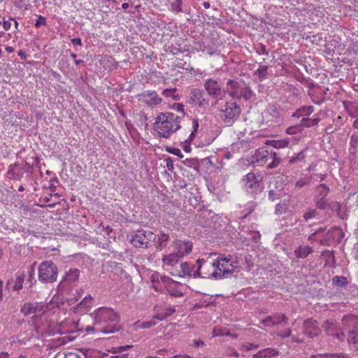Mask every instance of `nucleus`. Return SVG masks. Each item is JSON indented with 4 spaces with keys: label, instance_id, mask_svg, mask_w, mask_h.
I'll use <instances>...</instances> for the list:
<instances>
[{
    "label": "nucleus",
    "instance_id": "obj_1",
    "mask_svg": "<svg viewBox=\"0 0 358 358\" xmlns=\"http://www.w3.org/2000/svg\"><path fill=\"white\" fill-rule=\"evenodd\" d=\"M182 117L173 113H160L155 118V129L160 137L168 138L180 128Z\"/></svg>",
    "mask_w": 358,
    "mask_h": 358
},
{
    "label": "nucleus",
    "instance_id": "obj_2",
    "mask_svg": "<svg viewBox=\"0 0 358 358\" xmlns=\"http://www.w3.org/2000/svg\"><path fill=\"white\" fill-rule=\"evenodd\" d=\"M208 266L213 268L209 273V278L222 279L227 278L229 275L238 271V262L234 261L231 257L224 255L219 256L213 262H208Z\"/></svg>",
    "mask_w": 358,
    "mask_h": 358
},
{
    "label": "nucleus",
    "instance_id": "obj_3",
    "mask_svg": "<svg viewBox=\"0 0 358 358\" xmlns=\"http://www.w3.org/2000/svg\"><path fill=\"white\" fill-rule=\"evenodd\" d=\"M95 323L110 322L117 324L120 321V316L113 311V310L101 307L96 309L94 313ZM120 327L114 324L111 327L103 328L101 331L104 334H112L118 331Z\"/></svg>",
    "mask_w": 358,
    "mask_h": 358
},
{
    "label": "nucleus",
    "instance_id": "obj_4",
    "mask_svg": "<svg viewBox=\"0 0 358 358\" xmlns=\"http://www.w3.org/2000/svg\"><path fill=\"white\" fill-rule=\"evenodd\" d=\"M342 325L348 331L347 341L356 350H358V317L355 315L343 317Z\"/></svg>",
    "mask_w": 358,
    "mask_h": 358
},
{
    "label": "nucleus",
    "instance_id": "obj_5",
    "mask_svg": "<svg viewBox=\"0 0 358 358\" xmlns=\"http://www.w3.org/2000/svg\"><path fill=\"white\" fill-rule=\"evenodd\" d=\"M58 268L51 260L42 262L38 268V278L42 283H53L57 280Z\"/></svg>",
    "mask_w": 358,
    "mask_h": 358
},
{
    "label": "nucleus",
    "instance_id": "obj_6",
    "mask_svg": "<svg viewBox=\"0 0 358 358\" xmlns=\"http://www.w3.org/2000/svg\"><path fill=\"white\" fill-rule=\"evenodd\" d=\"M156 235L150 230L139 229L134 232L129 242L136 248H149L156 241Z\"/></svg>",
    "mask_w": 358,
    "mask_h": 358
},
{
    "label": "nucleus",
    "instance_id": "obj_7",
    "mask_svg": "<svg viewBox=\"0 0 358 358\" xmlns=\"http://www.w3.org/2000/svg\"><path fill=\"white\" fill-rule=\"evenodd\" d=\"M80 271L76 268L67 271L58 285V289L66 294H69L78 282Z\"/></svg>",
    "mask_w": 358,
    "mask_h": 358
},
{
    "label": "nucleus",
    "instance_id": "obj_8",
    "mask_svg": "<svg viewBox=\"0 0 358 358\" xmlns=\"http://www.w3.org/2000/svg\"><path fill=\"white\" fill-rule=\"evenodd\" d=\"M220 118L227 125H231L238 117L241 109L235 101H228L220 109Z\"/></svg>",
    "mask_w": 358,
    "mask_h": 358
},
{
    "label": "nucleus",
    "instance_id": "obj_9",
    "mask_svg": "<svg viewBox=\"0 0 358 358\" xmlns=\"http://www.w3.org/2000/svg\"><path fill=\"white\" fill-rule=\"evenodd\" d=\"M205 266H208V262L204 259H198L196 264L198 266L196 267L195 265L190 266L187 262L181 264L180 268L183 275L192 276L194 278L201 277L204 278H209V273L201 271L202 268V264Z\"/></svg>",
    "mask_w": 358,
    "mask_h": 358
},
{
    "label": "nucleus",
    "instance_id": "obj_10",
    "mask_svg": "<svg viewBox=\"0 0 358 358\" xmlns=\"http://www.w3.org/2000/svg\"><path fill=\"white\" fill-rule=\"evenodd\" d=\"M203 87L208 95L213 99L218 100L222 99L226 94V91L222 89L221 84L218 80L208 78L204 80Z\"/></svg>",
    "mask_w": 358,
    "mask_h": 358
},
{
    "label": "nucleus",
    "instance_id": "obj_11",
    "mask_svg": "<svg viewBox=\"0 0 358 358\" xmlns=\"http://www.w3.org/2000/svg\"><path fill=\"white\" fill-rule=\"evenodd\" d=\"M189 99L201 108H206L209 106V99L200 89H192L189 93Z\"/></svg>",
    "mask_w": 358,
    "mask_h": 358
},
{
    "label": "nucleus",
    "instance_id": "obj_12",
    "mask_svg": "<svg viewBox=\"0 0 358 358\" xmlns=\"http://www.w3.org/2000/svg\"><path fill=\"white\" fill-rule=\"evenodd\" d=\"M343 232L342 229L338 227L331 228L326 234L324 238L320 241L321 245H330L332 241H341L343 238Z\"/></svg>",
    "mask_w": 358,
    "mask_h": 358
},
{
    "label": "nucleus",
    "instance_id": "obj_13",
    "mask_svg": "<svg viewBox=\"0 0 358 358\" xmlns=\"http://www.w3.org/2000/svg\"><path fill=\"white\" fill-rule=\"evenodd\" d=\"M288 317L283 313H276L272 315H268L266 318L261 320L264 326L273 327L277 324H287Z\"/></svg>",
    "mask_w": 358,
    "mask_h": 358
},
{
    "label": "nucleus",
    "instance_id": "obj_14",
    "mask_svg": "<svg viewBox=\"0 0 358 358\" xmlns=\"http://www.w3.org/2000/svg\"><path fill=\"white\" fill-rule=\"evenodd\" d=\"M138 100L149 106H155L162 102V99L155 91L144 92L137 95Z\"/></svg>",
    "mask_w": 358,
    "mask_h": 358
},
{
    "label": "nucleus",
    "instance_id": "obj_15",
    "mask_svg": "<svg viewBox=\"0 0 358 358\" xmlns=\"http://www.w3.org/2000/svg\"><path fill=\"white\" fill-rule=\"evenodd\" d=\"M320 328L316 320L308 318L305 320L303 325V333L309 338H315L318 336Z\"/></svg>",
    "mask_w": 358,
    "mask_h": 358
},
{
    "label": "nucleus",
    "instance_id": "obj_16",
    "mask_svg": "<svg viewBox=\"0 0 358 358\" xmlns=\"http://www.w3.org/2000/svg\"><path fill=\"white\" fill-rule=\"evenodd\" d=\"M174 249L181 257L190 253L192 250V243L189 241L176 240L173 243Z\"/></svg>",
    "mask_w": 358,
    "mask_h": 358
},
{
    "label": "nucleus",
    "instance_id": "obj_17",
    "mask_svg": "<svg viewBox=\"0 0 358 358\" xmlns=\"http://www.w3.org/2000/svg\"><path fill=\"white\" fill-rule=\"evenodd\" d=\"M272 150H269L266 148H260L256 150L255 157L256 162L259 164L263 165L269 159Z\"/></svg>",
    "mask_w": 358,
    "mask_h": 358
},
{
    "label": "nucleus",
    "instance_id": "obj_18",
    "mask_svg": "<svg viewBox=\"0 0 358 358\" xmlns=\"http://www.w3.org/2000/svg\"><path fill=\"white\" fill-rule=\"evenodd\" d=\"M244 187L248 193L256 196L263 192L264 186L262 180H259L249 185H246Z\"/></svg>",
    "mask_w": 358,
    "mask_h": 358
},
{
    "label": "nucleus",
    "instance_id": "obj_19",
    "mask_svg": "<svg viewBox=\"0 0 358 358\" xmlns=\"http://www.w3.org/2000/svg\"><path fill=\"white\" fill-rule=\"evenodd\" d=\"M21 312L27 316L31 313L44 312L43 306H34L31 303H25L21 308Z\"/></svg>",
    "mask_w": 358,
    "mask_h": 358
},
{
    "label": "nucleus",
    "instance_id": "obj_20",
    "mask_svg": "<svg viewBox=\"0 0 358 358\" xmlns=\"http://www.w3.org/2000/svg\"><path fill=\"white\" fill-rule=\"evenodd\" d=\"M313 252V248L308 245H299L294 250V254L298 259H305Z\"/></svg>",
    "mask_w": 358,
    "mask_h": 358
},
{
    "label": "nucleus",
    "instance_id": "obj_21",
    "mask_svg": "<svg viewBox=\"0 0 358 358\" xmlns=\"http://www.w3.org/2000/svg\"><path fill=\"white\" fill-rule=\"evenodd\" d=\"M132 347H133V345H123V346H120V347H113L110 351L114 354H118V355L111 356L109 358H127L128 354H123L122 352L128 349L131 348Z\"/></svg>",
    "mask_w": 358,
    "mask_h": 358
},
{
    "label": "nucleus",
    "instance_id": "obj_22",
    "mask_svg": "<svg viewBox=\"0 0 358 358\" xmlns=\"http://www.w3.org/2000/svg\"><path fill=\"white\" fill-rule=\"evenodd\" d=\"M180 258L182 257L175 252L169 255H164L162 258V262L168 266H173L176 264Z\"/></svg>",
    "mask_w": 358,
    "mask_h": 358
},
{
    "label": "nucleus",
    "instance_id": "obj_23",
    "mask_svg": "<svg viewBox=\"0 0 358 358\" xmlns=\"http://www.w3.org/2000/svg\"><path fill=\"white\" fill-rule=\"evenodd\" d=\"M92 296L91 295H87L79 303L77 304V309L83 308L84 310H88L92 305Z\"/></svg>",
    "mask_w": 358,
    "mask_h": 358
},
{
    "label": "nucleus",
    "instance_id": "obj_24",
    "mask_svg": "<svg viewBox=\"0 0 358 358\" xmlns=\"http://www.w3.org/2000/svg\"><path fill=\"white\" fill-rule=\"evenodd\" d=\"M169 239V236L168 234L165 233H161V234L158 236L157 242L156 245V250L157 251L162 250L166 245V243Z\"/></svg>",
    "mask_w": 358,
    "mask_h": 358
},
{
    "label": "nucleus",
    "instance_id": "obj_25",
    "mask_svg": "<svg viewBox=\"0 0 358 358\" xmlns=\"http://www.w3.org/2000/svg\"><path fill=\"white\" fill-rule=\"evenodd\" d=\"M259 180H262V176H261L259 174H256L252 172L248 173L243 178V181L244 182V186H246V185H249Z\"/></svg>",
    "mask_w": 358,
    "mask_h": 358
},
{
    "label": "nucleus",
    "instance_id": "obj_26",
    "mask_svg": "<svg viewBox=\"0 0 358 358\" xmlns=\"http://www.w3.org/2000/svg\"><path fill=\"white\" fill-rule=\"evenodd\" d=\"M316 192H317L316 197L326 199V196L329 192V188L327 186L326 184L321 183L316 187Z\"/></svg>",
    "mask_w": 358,
    "mask_h": 358
},
{
    "label": "nucleus",
    "instance_id": "obj_27",
    "mask_svg": "<svg viewBox=\"0 0 358 358\" xmlns=\"http://www.w3.org/2000/svg\"><path fill=\"white\" fill-rule=\"evenodd\" d=\"M267 143L276 149H280L287 148L289 144V141L288 139L268 141Z\"/></svg>",
    "mask_w": 358,
    "mask_h": 358
},
{
    "label": "nucleus",
    "instance_id": "obj_28",
    "mask_svg": "<svg viewBox=\"0 0 358 358\" xmlns=\"http://www.w3.org/2000/svg\"><path fill=\"white\" fill-rule=\"evenodd\" d=\"M320 118H314V119H310V118H306V117H303L301 119V126L303 127H313V126H315L318 124V122H320Z\"/></svg>",
    "mask_w": 358,
    "mask_h": 358
},
{
    "label": "nucleus",
    "instance_id": "obj_29",
    "mask_svg": "<svg viewBox=\"0 0 358 358\" xmlns=\"http://www.w3.org/2000/svg\"><path fill=\"white\" fill-rule=\"evenodd\" d=\"M269 159H272V162L267 165L268 169H275L278 167L282 162V159L278 157L275 152H272Z\"/></svg>",
    "mask_w": 358,
    "mask_h": 358
},
{
    "label": "nucleus",
    "instance_id": "obj_30",
    "mask_svg": "<svg viewBox=\"0 0 358 358\" xmlns=\"http://www.w3.org/2000/svg\"><path fill=\"white\" fill-rule=\"evenodd\" d=\"M24 277L25 275L24 273L16 277L14 285L12 287L13 291H19L22 288Z\"/></svg>",
    "mask_w": 358,
    "mask_h": 358
},
{
    "label": "nucleus",
    "instance_id": "obj_31",
    "mask_svg": "<svg viewBox=\"0 0 358 358\" xmlns=\"http://www.w3.org/2000/svg\"><path fill=\"white\" fill-rule=\"evenodd\" d=\"M268 66L261 65L259 68L255 71V74L257 76L260 81H262L267 75Z\"/></svg>",
    "mask_w": 358,
    "mask_h": 358
},
{
    "label": "nucleus",
    "instance_id": "obj_32",
    "mask_svg": "<svg viewBox=\"0 0 358 358\" xmlns=\"http://www.w3.org/2000/svg\"><path fill=\"white\" fill-rule=\"evenodd\" d=\"M271 185H272L274 189H277L278 192H281L284 188V180L282 178L277 177L273 179L272 182H271Z\"/></svg>",
    "mask_w": 358,
    "mask_h": 358
},
{
    "label": "nucleus",
    "instance_id": "obj_33",
    "mask_svg": "<svg viewBox=\"0 0 358 358\" xmlns=\"http://www.w3.org/2000/svg\"><path fill=\"white\" fill-rule=\"evenodd\" d=\"M318 215L319 214L316 209H308L303 213V218L305 222H308L309 220L317 217Z\"/></svg>",
    "mask_w": 358,
    "mask_h": 358
},
{
    "label": "nucleus",
    "instance_id": "obj_34",
    "mask_svg": "<svg viewBox=\"0 0 358 358\" xmlns=\"http://www.w3.org/2000/svg\"><path fill=\"white\" fill-rule=\"evenodd\" d=\"M182 163L187 167L192 168L196 171H199V163L196 159H186Z\"/></svg>",
    "mask_w": 358,
    "mask_h": 358
},
{
    "label": "nucleus",
    "instance_id": "obj_35",
    "mask_svg": "<svg viewBox=\"0 0 358 358\" xmlns=\"http://www.w3.org/2000/svg\"><path fill=\"white\" fill-rule=\"evenodd\" d=\"M156 322L154 320L141 322L140 321H137L135 322L134 325L137 329H148L152 326H155Z\"/></svg>",
    "mask_w": 358,
    "mask_h": 358
},
{
    "label": "nucleus",
    "instance_id": "obj_36",
    "mask_svg": "<svg viewBox=\"0 0 358 358\" xmlns=\"http://www.w3.org/2000/svg\"><path fill=\"white\" fill-rule=\"evenodd\" d=\"M305 159L304 150H302L295 155L291 157L288 161L289 164H293L301 162Z\"/></svg>",
    "mask_w": 358,
    "mask_h": 358
},
{
    "label": "nucleus",
    "instance_id": "obj_37",
    "mask_svg": "<svg viewBox=\"0 0 358 358\" xmlns=\"http://www.w3.org/2000/svg\"><path fill=\"white\" fill-rule=\"evenodd\" d=\"M333 283L339 287H345L348 285V282L345 277L336 275L333 278Z\"/></svg>",
    "mask_w": 358,
    "mask_h": 358
},
{
    "label": "nucleus",
    "instance_id": "obj_38",
    "mask_svg": "<svg viewBox=\"0 0 358 358\" xmlns=\"http://www.w3.org/2000/svg\"><path fill=\"white\" fill-rule=\"evenodd\" d=\"M262 353L264 358H271L278 355V352L276 350L271 348L262 350Z\"/></svg>",
    "mask_w": 358,
    "mask_h": 358
},
{
    "label": "nucleus",
    "instance_id": "obj_39",
    "mask_svg": "<svg viewBox=\"0 0 358 358\" xmlns=\"http://www.w3.org/2000/svg\"><path fill=\"white\" fill-rule=\"evenodd\" d=\"M241 98L243 97L245 100L248 101L254 96V94L249 87H246L241 90Z\"/></svg>",
    "mask_w": 358,
    "mask_h": 358
},
{
    "label": "nucleus",
    "instance_id": "obj_40",
    "mask_svg": "<svg viewBox=\"0 0 358 358\" xmlns=\"http://www.w3.org/2000/svg\"><path fill=\"white\" fill-rule=\"evenodd\" d=\"M202 51L206 52V53L209 55H219L220 53V51L213 45H203Z\"/></svg>",
    "mask_w": 358,
    "mask_h": 358
},
{
    "label": "nucleus",
    "instance_id": "obj_41",
    "mask_svg": "<svg viewBox=\"0 0 358 358\" xmlns=\"http://www.w3.org/2000/svg\"><path fill=\"white\" fill-rule=\"evenodd\" d=\"M315 205L317 208H319L320 210H324L327 208L328 205H327V201L326 199L315 197Z\"/></svg>",
    "mask_w": 358,
    "mask_h": 358
},
{
    "label": "nucleus",
    "instance_id": "obj_42",
    "mask_svg": "<svg viewBox=\"0 0 358 358\" xmlns=\"http://www.w3.org/2000/svg\"><path fill=\"white\" fill-rule=\"evenodd\" d=\"M280 196V192H278L275 189L271 188L268 192V199L273 201L277 199H279Z\"/></svg>",
    "mask_w": 358,
    "mask_h": 358
},
{
    "label": "nucleus",
    "instance_id": "obj_43",
    "mask_svg": "<svg viewBox=\"0 0 358 358\" xmlns=\"http://www.w3.org/2000/svg\"><path fill=\"white\" fill-rule=\"evenodd\" d=\"M301 128H302V127L301 126V124L299 125L292 126V127H288L286 129V132L287 134H298L301 131Z\"/></svg>",
    "mask_w": 358,
    "mask_h": 358
},
{
    "label": "nucleus",
    "instance_id": "obj_44",
    "mask_svg": "<svg viewBox=\"0 0 358 358\" xmlns=\"http://www.w3.org/2000/svg\"><path fill=\"white\" fill-rule=\"evenodd\" d=\"M310 184V180L306 178H301L295 182V187L302 188Z\"/></svg>",
    "mask_w": 358,
    "mask_h": 358
},
{
    "label": "nucleus",
    "instance_id": "obj_45",
    "mask_svg": "<svg viewBox=\"0 0 358 358\" xmlns=\"http://www.w3.org/2000/svg\"><path fill=\"white\" fill-rule=\"evenodd\" d=\"M45 26L46 25V18L45 17H43L41 15L38 16V19L36 21L35 27L36 28L40 27L41 26Z\"/></svg>",
    "mask_w": 358,
    "mask_h": 358
},
{
    "label": "nucleus",
    "instance_id": "obj_46",
    "mask_svg": "<svg viewBox=\"0 0 358 358\" xmlns=\"http://www.w3.org/2000/svg\"><path fill=\"white\" fill-rule=\"evenodd\" d=\"M168 151L170 153L179 157L180 158H182L183 157V155L181 153L180 150L178 149V148H170V149L168 150Z\"/></svg>",
    "mask_w": 358,
    "mask_h": 358
},
{
    "label": "nucleus",
    "instance_id": "obj_47",
    "mask_svg": "<svg viewBox=\"0 0 358 358\" xmlns=\"http://www.w3.org/2000/svg\"><path fill=\"white\" fill-rule=\"evenodd\" d=\"M291 334L292 330L289 328L286 329L284 331L278 333V335L282 338H288L291 336Z\"/></svg>",
    "mask_w": 358,
    "mask_h": 358
},
{
    "label": "nucleus",
    "instance_id": "obj_48",
    "mask_svg": "<svg viewBox=\"0 0 358 358\" xmlns=\"http://www.w3.org/2000/svg\"><path fill=\"white\" fill-rule=\"evenodd\" d=\"M13 166H16V164H13ZM12 166H13V165H10V166H9V170H8V173L9 175H11V176H12V177H13L14 179L20 180V179L22 178V175H20V174H17H17H16V173H15L13 171V170H12Z\"/></svg>",
    "mask_w": 358,
    "mask_h": 358
},
{
    "label": "nucleus",
    "instance_id": "obj_49",
    "mask_svg": "<svg viewBox=\"0 0 358 358\" xmlns=\"http://www.w3.org/2000/svg\"><path fill=\"white\" fill-rule=\"evenodd\" d=\"M228 87H230L232 90H237L239 86V83L237 81L229 80L227 83Z\"/></svg>",
    "mask_w": 358,
    "mask_h": 358
},
{
    "label": "nucleus",
    "instance_id": "obj_50",
    "mask_svg": "<svg viewBox=\"0 0 358 358\" xmlns=\"http://www.w3.org/2000/svg\"><path fill=\"white\" fill-rule=\"evenodd\" d=\"M286 210V207L284 204H280V203H278L275 206V212L276 213H285Z\"/></svg>",
    "mask_w": 358,
    "mask_h": 358
},
{
    "label": "nucleus",
    "instance_id": "obj_51",
    "mask_svg": "<svg viewBox=\"0 0 358 358\" xmlns=\"http://www.w3.org/2000/svg\"><path fill=\"white\" fill-rule=\"evenodd\" d=\"M174 109L182 113V117L185 115L184 113V106L182 103H176L173 106Z\"/></svg>",
    "mask_w": 358,
    "mask_h": 358
},
{
    "label": "nucleus",
    "instance_id": "obj_52",
    "mask_svg": "<svg viewBox=\"0 0 358 358\" xmlns=\"http://www.w3.org/2000/svg\"><path fill=\"white\" fill-rule=\"evenodd\" d=\"M166 167H167L168 170L172 171L174 169L173 162L172 159L171 157H168L166 159Z\"/></svg>",
    "mask_w": 358,
    "mask_h": 358
},
{
    "label": "nucleus",
    "instance_id": "obj_53",
    "mask_svg": "<svg viewBox=\"0 0 358 358\" xmlns=\"http://www.w3.org/2000/svg\"><path fill=\"white\" fill-rule=\"evenodd\" d=\"M332 357L331 358H350L348 355L343 352L340 353H331Z\"/></svg>",
    "mask_w": 358,
    "mask_h": 358
},
{
    "label": "nucleus",
    "instance_id": "obj_54",
    "mask_svg": "<svg viewBox=\"0 0 358 358\" xmlns=\"http://www.w3.org/2000/svg\"><path fill=\"white\" fill-rule=\"evenodd\" d=\"M245 264L247 265L248 268H250L253 266L254 263H253L251 256L245 257Z\"/></svg>",
    "mask_w": 358,
    "mask_h": 358
},
{
    "label": "nucleus",
    "instance_id": "obj_55",
    "mask_svg": "<svg viewBox=\"0 0 358 358\" xmlns=\"http://www.w3.org/2000/svg\"><path fill=\"white\" fill-rule=\"evenodd\" d=\"M229 96H231L232 98L236 99H241V94H239L236 91V90H233V91L230 92H229Z\"/></svg>",
    "mask_w": 358,
    "mask_h": 358
},
{
    "label": "nucleus",
    "instance_id": "obj_56",
    "mask_svg": "<svg viewBox=\"0 0 358 358\" xmlns=\"http://www.w3.org/2000/svg\"><path fill=\"white\" fill-rule=\"evenodd\" d=\"M300 110H301V112H304L305 114L309 115L313 112V106L303 107V108H300Z\"/></svg>",
    "mask_w": 358,
    "mask_h": 358
},
{
    "label": "nucleus",
    "instance_id": "obj_57",
    "mask_svg": "<svg viewBox=\"0 0 358 358\" xmlns=\"http://www.w3.org/2000/svg\"><path fill=\"white\" fill-rule=\"evenodd\" d=\"M64 358H81L80 355L76 354V352H70L66 353Z\"/></svg>",
    "mask_w": 358,
    "mask_h": 358
},
{
    "label": "nucleus",
    "instance_id": "obj_58",
    "mask_svg": "<svg viewBox=\"0 0 358 358\" xmlns=\"http://www.w3.org/2000/svg\"><path fill=\"white\" fill-rule=\"evenodd\" d=\"M257 53L258 54H262V55H268V51L266 50V47L264 45H261V47L259 49H258L257 50Z\"/></svg>",
    "mask_w": 358,
    "mask_h": 358
},
{
    "label": "nucleus",
    "instance_id": "obj_59",
    "mask_svg": "<svg viewBox=\"0 0 358 358\" xmlns=\"http://www.w3.org/2000/svg\"><path fill=\"white\" fill-rule=\"evenodd\" d=\"M176 90H171V89H166L164 90L163 92H162V94L165 96H172L173 92L175 91Z\"/></svg>",
    "mask_w": 358,
    "mask_h": 358
},
{
    "label": "nucleus",
    "instance_id": "obj_60",
    "mask_svg": "<svg viewBox=\"0 0 358 358\" xmlns=\"http://www.w3.org/2000/svg\"><path fill=\"white\" fill-rule=\"evenodd\" d=\"M71 43H73V45H79V46H81L83 44H82V41L80 38H72L71 39Z\"/></svg>",
    "mask_w": 358,
    "mask_h": 358
},
{
    "label": "nucleus",
    "instance_id": "obj_61",
    "mask_svg": "<svg viewBox=\"0 0 358 358\" xmlns=\"http://www.w3.org/2000/svg\"><path fill=\"white\" fill-rule=\"evenodd\" d=\"M3 27L5 30H9L11 27V23L10 21L3 20Z\"/></svg>",
    "mask_w": 358,
    "mask_h": 358
},
{
    "label": "nucleus",
    "instance_id": "obj_62",
    "mask_svg": "<svg viewBox=\"0 0 358 358\" xmlns=\"http://www.w3.org/2000/svg\"><path fill=\"white\" fill-rule=\"evenodd\" d=\"M334 336L338 338L339 341H343L345 337V334L343 331L340 333H336Z\"/></svg>",
    "mask_w": 358,
    "mask_h": 358
},
{
    "label": "nucleus",
    "instance_id": "obj_63",
    "mask_svg": "<svg viewBox=\"0 0 358 358\" xmlns=\"http://www.w3.org/2000/svg\"><path fill=\"white\" fill-rule=\"evenodd\" d=\"M204 345V342L201 340L194 341V346L199 348Z\"/></svg>",
    "mask_w": 358,
    "mask_h": 358
},
{
    "label": "nucleus",
    "instance_id": "obj_64",
    "mask_svg": "<svg viewBox=\"0 0 358 358\" xmlns=\"http://www.w3.org/2000/svg\"><path fill=\"white\" fill-rule=\"evenodd\" d=\"M310 358H325V353L312 355Z\"/></svg>",
    "mask_w": 358,
    "mask_h": 358
}]
</instances>
